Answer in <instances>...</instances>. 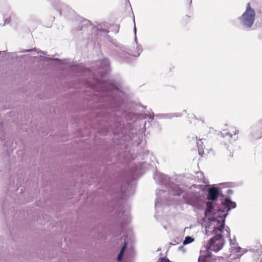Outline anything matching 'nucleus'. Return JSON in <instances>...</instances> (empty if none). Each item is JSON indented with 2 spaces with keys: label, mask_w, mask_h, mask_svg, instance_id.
<instances>
[{
  "label": "nucleus",
  "mask_w": 262,
  "mask_h": 262,
  "mask_svg": "<svg viewBox=\"0 0 262 262\" xmlns=\"http://www.w3.org/2000/svg\"><path fill=\"white\" fill-rule=\"evenodd\" d=\"M210 232L214 236L208 241L206 246L207 250L204 252V254L201 252V255L198 258V262H208L212 255L210 251L217 252L221 250L224 245L225 239L221 233L220 234L214 233L213 230Z\"/></svg>",
  "instance_id": "5"
},
{
  "label": "nucleus",
  "mask_w": 262,
  "mask_h": 262,
  "mask_svg": "<svg viewBox=\"0 0 262 262\" xmlns=\"http://www.w3.org/2000/svg\"><path fill=\"white\" fill-rule=\"evenodd\" d=\"M194 241V238L190 236H187L185 237L184 240L183 241V245H188L192 243Z\"/></svg>",
  "instance_id": "15"
},
{
  "label": "nucleus",
  "mask_w": 262,
  "mask_h": 262,
  "mask_svg": "<svg viewBox=\"0 0 262 262\" xmlns=\"http://www.w3.org/2000/svg\"><path fill=\"white\" fill-rule=\"evenodd\" d=\"M203 149H204V148H201V147H200V146L199 145L198 152H199V154L201 156H202L203 154H204V150H203Z\"/></svg>",
  "instance_id": "24"
},
{
  "label": "nucleus",
  "mask_w": 262,
  "mask_h": 262,
  "mask_svg": "<svg viewBox=\"0 0 262 262\" xmlns=\"http://www.w3.org/2000/svg\"><path fill=\"white\" fill-rule=\"evenodd\" d=\"M36 50V48H34L31 49H26L21 50L20 52H10L8 53V56L10 58H16L18 59V56L17 55L18 53H28V52H32L35 51Z\"/></svg>",
  "instance_id": "13"
},
{
  "label": "nucleus",
  "mask_w": 262,
  "mask_h": 262,
  "mask_svg": "<svg viewBox=\"0 0 262 262\" xmlns=\"http://www.w3.org/2000/svg\"><path fill=\"white\" fill-rule=\"evenodd\" d=\"M47 60L49 61H54L55 62H58V63H61V60L59 58H47Z\"/></svg>",
  "instance_id": "21"
},
{
  "label": "nucleus",
  "mask_w": 262,
  "mask_h": 262,
  "mask_svg": "<svg viewBox=\"0 0 262 262\" xmlns=\"http://www.w3.org/2000/svg\"><path fill=\"white\" fill-rule=\"evenodd\" d=\"M255 16V10L251 7L250 3H248L245 12L238 17V20L244 29L249 31L254 23Z\"/></svg>",
  "instance_id": "7"
},
{
  "label": "nucleus",
  "mask_w": 262,
  "mask_h": 262,
  "mask_svg": "<svg viewBox=\"0 0 262 262\" xmlns=\"http://www.w3.org/2000/svg\"><path fill=\"white\" fill-rule=\"evenodd\" d=\"M116 27L117 28V31L115 32V33H117L119 32V25H116Z\"/></svg>",
  "instance_id": "33"
},
{
  "label": "nucleus",
  "mask_w": 262,
  "mask_h": 262,
  "mask_svg": "<svg viewBox=\"0 0 262 262\" xmlns=\"http://www.w3.org/2000/svg\"><path fill=\"white\" fill-rule=\"evenodd\" d=\"M11 18L10 17L6 18L4 20L5 23H4V24L3 25V26H5L6 24H10L11 22Z\"/></svg>",
  "instance_id": "23"
},
{
  "label": "nucleus",
  "mask_w": 262,
  "mask_h": 262,
  "mask_svg": "<svg viewBox=\"0 0 262 262\" xmlns=\"http://www.w3.org/2000/svg\"><path fill=\"white\" fill-rule=\"evenodd\" d=\"M97 30L100 31V32H102L105 33H108L110 32L109 30H106L105 29H99V28H98Z\"/></svg>",
  "instance_id": "25"
},
{
  "label": "nucleus",
  "mask_w": 262,
  "mask_h": 262,
  "mask_svg": "<svg viewBox=\"0 0 262 262\" xmlns=\"http://www.w3.org/2000/svg\"><path fill=\"white\" fill-rule=\"evenodd\" d=\"M260 262H262V259L260 260Z\"/></svg>",
  "instance_id": "44"
},
{
  "label": "nucleus",
  "mask_w": 262,
  "mask_h": 262,
  "mask_svg": "<svg viewBox=\"0 0 262 262\" xmlns=\"http://www.w3.org/2000/svg\"><path fill=\"white\" fill-rule=\"evenodd\" d=\"M229 239H230V243L231 245H236V243H235V241L232 242V240L230 238V237L229 238ZM234 241H235V238H234Z\"/></svg>",
  "instance_id": "31"
},
{
  "label": "nucleus",
  "mask_w": 262,
  "mask_h": 262,
  "mask_svg": "<svg viewBox=\"0 0 262 262\" xmlns=\"http://www.w3.org/2000/svg\"><path fill=\"white\" fill-rule=\"evenodd\" d=\"M120 241L121 243L123 244V245L122 248H121L119 253L117 255V260L118 261H121L122 260L124 255V251L128 246L127 236L124 237L123 242H122V239L121 238L120 239Z\"/></svg>",
  "instance_id": "12"
},
{
  "label": "nucleus",
  "mask_w": 262,
  "mask_h": 262,
  "mask_svg": "<svg viewBox=\"0 0 262 262\" xmlns=\"http://www.w3.org/2000/svg\"><path fill=\"white\" fill-rule=\"evenodd\" d=\"M224 192L226 193L228 195H230V194H232L233 192V190L232 189H228L227 190H226Z\"/></svg>",
  "instance_id": "26"
},
{
  "label": "nucleus",
  "mask_w": 262,
  "mask_h": 262,
  "mask_svg": "<svg viewBox=\"0 0 262 262\" xmlns=\"http://www.w3.org/2000/svg\"><path fill=\"white\" fill-rule=\"evenodd\" d=\"M51 2L52 6L56 9L60 16H61L62 13L64 12L66 9L68 8V6L62 3L59 0H50Z\"/></svg>",
  "instance_id": "10"
},
{
  "label": "nucleus",
  "mask_w": 262,
  "mask_h": 262,
  "mask_svg": "<svg viewBox=\"0 0 262 262\" xmlns=\"http://www.w3.org/2000/svg\"><path fill=\"white\" fill-rule=\"evenodd\" d=\"M173 243H170V245H176L178 243L176 242V240H174V241H173Z\"/></svg>",
  "instance_id": "32"
},
{
  "label": "nucleus",
  "mask_w": 262,
  "mask_h": 262,
  "mask_svg": "<svg viewBox=\"0 0 262 262\" xmlns=\"http://www.w3.org/2000/svg\"><path fill=\"white\" fill-rule=\"evenodd\" d=\"M39 52L41 53L42 54H44V55H46V52H45V51H39ZM39 53V52H38V53Z\"/></svg>",
  "instance_id": "34"
},
{
  "label": "nucleus",
  "mask_w": 262,
  "mask_h": 262,
  "mask_svg": "<svg viewBox=\"0 0 262 262\" xmlns=\"http://www.w3.org/2000/svg\"><path fill=\"white\" fill-rule=\"evenodd\" d=\"M220 185H224L226 188H228V187H229V183H222V184H220Z\"/></svg>",
  "instance_id": "30"
},
{
  "label": "nucleus",
  "mask_w": 262,
  "mask_h": 262,
  "mask_svg": "<svg viewBox=\"0 0 262 262\" xmlns=\"http://www.w3.org/2000/svg\"><path fill=\"white\" fill-rule=\"evenodd\" d=\"M196 144H197V145H198V147L199 148V145L200 146V147L201 148H203V142L201 140H200L199 141H198L196 142Z\"/></svg>",
  "instance_id": "28"
},
{
  "label": "nucleus",
  "mask_w": 262,
  "mask_h": 262,
  "mask_svg": "<svg viewBox=\"0 0 262 262\" xmlns=\"http://www.w3.org/2000/svg\"><path fill=\"white\" fill-rule=\"evenodd\" d=\"M158 262H172L166 257H160Z\"/></svg>",
  "instance_id": "19"
},
{
  "label": "nucleus",
  "mask_w": 262,
  "mask_h": 262,
  "mask_svg": "<svg viewBox=\"0 0 262 262\" xmlns=\"http://www.w3.org/2000/svg\"><path fill=\"white\" fill-rule=\"evenodd\" d=\"M261 136H262V135Z\"/></svg>",
  "instance_id": "45"
},
{
  "label": "nucleus",
  "mask_w": 262,
  "mask_h": 262,
  "mask_svg": "<svg viewBox=\"0 0 262 262\" xmlns=\"http://www.w3.org/2000/svg\"><path fill=\"white\" fill-rule=\"evenodd\" d=\"M249 252H251L254 257L262 255V248H250Z\"/></svg>",
  "instance_id": "14"
},
{
  "label": "nucleus",
  "mask_w": 262,
  "mask_h": 262,
  "mask_svg": "<svg viewBox=\"0 0 262 262\" xmlns=\"http://www.w3.org/2000/svg\"><path fill=\"white\" fill-rule=\"evenodd\" d=\"M223 191L221 188L213 185L207 191V199L209 201H211V203L216 204L214 202L217 200L219 198L223 197ZM208 203H209V202Z\"/></svg>",
  "instance_id": "8"
},
{
  "label": "nucleus",
  "mask_w": 262,
  "mask_h": 262,
  "mask_svg": "<svg viewBox=\"0 0 262 262\" xmlns=\"http://www.w3.org/2000/svg\"><path fill=\"white\" fill-rule=\"evenodd\" d=\"M93 28V24L91 21L84 18H80V24L77 28V31L88 32L89 30H91Z\"/></svg>",
  "instance_id": "9"
},
{
  "label": "nucleus",
  "mask_w": 262,
  "mask_h": 262,
  "mask_svg": "<svg viewBox=\"0 0 262 262\" xmlns=\"http://www.w3.org/2000/svg\"><path fill=\"white\" fill-rule=\"evenodd\" d=\"M261 124H262V119L261 120Z\"/></svg>",
  "instance_id": "42"
},
{
  "label": "nucleus",
  "mask_w": 262,
  "mask_h": 262,
  "mask_svg": "<svg viewBox=\"0 0 262 262\" xmlns=\"http://www.w3.org/2000/svg\"><path fill=\"white\" fill-rule=\"evenodd\" d=\"M136 31L137 29L136 26L135 25L134 28V32L135 33V42L133 44L135 43L136 47V49H135L134 47H132L129 50L130 54L125 51L124 50V47L123 48H121L120 51L116 50L112 51V55L114 56L116 59L119 61L129 63L131 61L132 57H138L142 52L143 49L142 46L141 45H138L137 41Z\"/></svg>",
  "instance_id": "6"
},
{
  "label": "nucleus",
  "mask_w": 262,
  "mask_h": 262,
  "mask_svg": "<svg viewBox=\"0 0 262 262\" xmlns=\"http://www.w3.org/2000/svg\"><path fill=\"white\" fill-rule=\"evenodd\" d=\"M226 135L229 136L230 137H232V135H231V134H229L228 133H226Z\"/></svg>",
  "instance_id": "35"
},
{
  "label": "nucleus",
  "mask_w": 262,
  "mask_h": 262,
  "mask_svg": "<svg viewBox=\"0 0 262 262\" xmlns=\"http://www.w3.org/2000/svg\"><path fill=\"white\" fill-rule=\"evenodd\" d=\"M236 252H237V253H242L241 255L244 254V253H247L248 251H249V249H247V248L243 249V248H242L240 247H237L236 248Z\"/></svg>",
  "instance_id": "17"
},
{
  "label": "nucleus",
  "mask_w": 262,
  "mask_h": 262,
  "mask_svg": "<svg viewBox=\"0 0 262 262\" xmlns=\"http://www.w3.org/2000/svg\"><path fill=\"white\" fill-rule=\"evenodd\" d=\"M224 230L227 233L226 235L225 234V235L227 237L230 238V229L228 226L226 227L225 226L223 230V232H221L219 231H217V234H220L221 233L222 235L223 236V233Z\"/></svg>",
  "instance_id": "16"
},
{
  "label": "nucleus",
  "mask_w": 262,
  "mask_h": 262,
  "mask_svg": "<svg viewBox=\"0 0 262 262\" xmlns=\"http://www.w3.org/2000/svg\"><path fill=\"white\" fill-rule=\"evenodd\" d=\"M5 51H3V52L0 51V54H1L2 53H5Z\"/></svg>",
  "instance_id": "36"
},
{
  "label": "nucleus",
  "mask_w": 262,
  "mask_h": 262,
  "mask_svg": "<svg viewBox=\"0 0 262 262\" xmlns=\"http://www.w3.org/2000/svg\"><path fill=\"white\" fill-rule=\"evenodd\" d=\"M187 118H188V119L189 120V121H190V122H191L190 120V119H195L196 120L198 119L196 117L195 115L194 114L188 115Z\"/></svg>",
  "instance_id": "22"
},
{
  "label": "nucleus",
  "mask_w": 262,
  "mask_h": 262,
  "mask_svg": "<svg viewBox=\"0 0 262 262\" xmlns=\"http://www.w3.org/2000/svg\"><path fill=\"white\" fill-rule=\"evenodd\" d=\"M178 249L180 251H182L183 253L185 252V249H184L183 246H180V247H179Z\"/></svg>",
  "instance_id": "29"
},
{
  "label": "nucleus",
  "mask_w": 262,
  "mask_h": 262,
  "mask_svg": "<svg viewBox=\"0 0 262 262\" xmlns=\"http://www.w3.org/2000/svg\"><path fill=\"white\" fill-rule=\"evenodd\" d=\"M132 175L131 181H133L138 175L137 167L136 166L130 170ZM105 174L101 178L98 182L102 183L104 189L107 190L108 193L112 195V200L105 204L104 207L107 209V212H113L119 218L120 225L118 227L117 234H120L123 231L124 227L129 224L130 218L129 213L125 211L124 206L122 204L123 199L126 195L134 193L135 188L130 184L129 182L125 181L121 184L113 183L111 177L105 178Z\"/></svg>",
  "instance_id": "2"
},
{
  "label": "nucleus",
  "mask_w": 262,
  "mask_h": 262,
  "mask_svg": "<svg viewBox=\"0 0 262 262\" xmlns=\"http://www.w3.org/2000/svg\"><path fill=\"white\" fill-rule=\"evenodd\" d=\"M184 113H186V111L185 110H184L181 113L158 114L156 115V116L160 119H170L173 117H181L183 115Z\"/></svg>",
  "instance_id": "11"
},
{
  "label": "nucleus",
  "mask_w": 262,
  "mask_h": 262,
  "mask_svg": "<svg viewBox=\"0 0 262 262\" xmlns=\"http://www.w3.org/2000/svg\"><path fill=\"white\" fill-rule=\"evenodd\" d=\"M154 179L157 183L165 187L166 190L159 189L156 192L157 199L155 201L156 210L159 205H160L162 199L161 196L162 193L166 191L169 194L180 196L183 193V199L184 202L193 207H198L201 200V194L199 192L193 191L195 189L202 191L206 190V186L203 185L193 184L189 187L191 191H186L181 187L183 177L181 175H174L171 177H168L160 172H156L154 175Z\"/></svg>",
  "instance_id": "3"
},
{
  "label": "nucleus",
  "mask_w": 262,
  "mask_h": 262,
  "mask_svg": "<svg viewBox=\"0 0 262 262\" xmlns=\"http://www.w3.org/2000/svg\"><path fill=\"white\" fill-rule=\"evenodd\" d=\"M163 227H164V228L165 229H166V226H164Z\"/></svg>",
  "instance_id": "39"
},
{
  "label": "nucleus",
  "mask_w": 262,
  "mask_h": 262,
  "mask_svg": "<svg viewBox=\"0 0 262 262\" xmlns=\"http://www.w3.org/2000/svg\"><path fill=\"white\" fill-rule=\"evenodd\" d=\"M220 200L221 201L220 206L213 203H206L203 225L207 235H209V229L211 227L214 233L219 231L223 232L228 212L236 207V203L232 201L230 196L224 194Z\"/></svg>",
  "instance_id": "4"
},
{
  "label": "nucleus",
  "mask_w": 262,
  "mask_h": 262,
  "mask_svg": "<svg viewBox=\"0 0 262 262\" xmlns=\"http://www.w3.org/2000/svg\"><path fill=\"white\" fill-rule=\"evenodd\" d=\"M146 124H146V122H145V123H144V127H146Z\"/></svg>",
  "instance_id": "37"
},
{
  "label": "nucleus",
  "mask_w": 262,
  "mask_h": 262,
  "mask_svg": "<svg viewBox=\"0 0 262 262\" xmlns=\"http://www.w3.org/2000/svg\"><path fill=\"white\" fill-rule=\"evenodd\" d=\"M191 2H192V0H190V3H191Z\"/></svg>",
  "instance_id": "40"
},
{
  "label": "nucleus",
  "mask_w": 262,
  "mask_h": 262,
  "mask_svg": "<svg viewBox=\"0 0 262 262\" xmlns=\"http://www.w3.org/2000/svg\"><path fill=\"white\" fill-rule=\"evenodd\" d=\"M198 174H200V176L201 177H202V178H200V180L204 183H206V181L204 180V176H203V173L202 172H199L198 173Z\"/></svg>",
  "instance_id": "27"
},
{
  "label": "nucleus",
  "mask_w": 262,
  "mask_h": 262,
  "mask_svg": "<svg viewBox=\"0 0 262 262\" xmlns=\"http://www.w3.org/2000/svg\"><path fill=\"white\" fill-rule=\"evenodd\" d=\"M127 2L129 3V0H127Z\"/></svg>",
  "instance_id": "43"
},
{
  "label": "nucleus",
  "mask_w": 262,
  "mask_h": 262,
  "mask_svg": "<svg viewBox=\"0 0 262 262\" xmlns=\"http://www.w3.org/2000/svg\"><path fill=\"white\" fill-rule=\"evenodd\" d=\"M148 152L149 150L147 149H143V150L141 152L139 153V154L141 155L142 159H144L145 158V157L147 156L148 155Z\"/></svg>",
  "instance_id": "18"
},
{
  "label": "nucleus",
  "mask_w": 262,
  "mask_h": 262,
  "mask_svg": "<svg viewBox=\"0 0 262 262\" xmlns=\"http://www.w3.org/2000/svg\"><path fill=\"white\" fill-rule=\"evenodd\" d=\"M110 69V61L106 58L96 61L92 70L79 64H71L68 68L72 76H89V79L82 77L79 80L84 86L81 90L83 110L89 111L91 127L103 136L112 132L116 144L115 148L118 150L114 156L133 159L130 146H138L143 135L138 133L132 123H125L122 117L127 121H135L139 115L127 110V96L120 90L119 83L114 79H103Z\"/></svg>",
  "instance_id": "1"
},
{
  "label": "nucleus",
  "mask_w": 262,
  "mask_h": 262,
  "mask_svg": "<svg viewBox=\"0 0 262 262\" xmlns=\"http://www.w3.org/2000/svg\"><path fill=\"white\" fill-rule=\"evenodd\" d=\"M147 117L149 120L152 121L154 119V113L152 112L151 114H145V117H144V119L146 118V117Z\"/></svg>",
  "instance_id": "20"
},
{
  "label": "nucleus",
  "mask_w": 262,
  "mask_h": 262,
  "mask_svg": "<svg viewBox=\"0 0 262 262\" xmlns=\"http://www.w3.org/2000/svg\"><path fill=\"white\" fill-rule=\"evenodd\" d=\"M142 107L143 108H146V106H144V105H142Z\"/></svg>",
  "instance_id": "38"
},
{
  "label": "nucleus",
  "mask_w": 262,
  "mask_h": 262,
  "mask_svg": "<svg viewBox=\"0 0 262 262\" xmlns=\"http://www.w3.org/2000/svg\"><path fill=\"white\" fill-rule=\"evenodd\" d=\"M148 124H149V125H150V123L149 122H148Z\"/></svg>",
  "instance_id": "41"
}]
</instances>
